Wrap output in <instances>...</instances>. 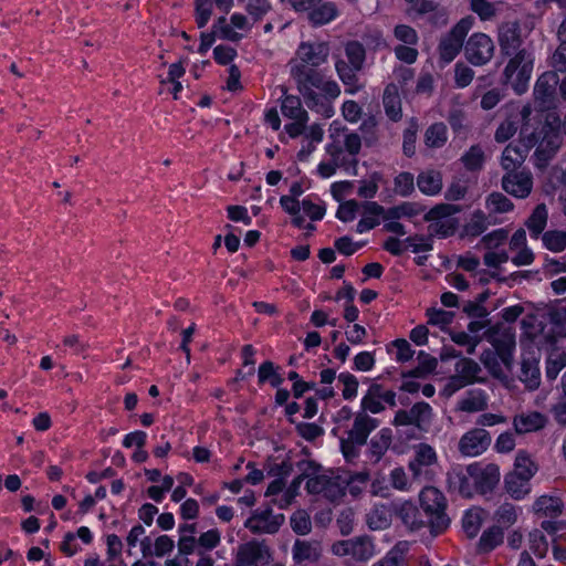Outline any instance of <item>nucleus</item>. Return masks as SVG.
Segmentation results:
<instances>
[{"label": "nucleus", "instance_id": "nucleus-38", "mask_svg": "<svg viewBox=\"0 0 566 566\" xmlns=\"http://www.w3.org/2000/svg\"><path fill=\"white\" fill-rule=\"evenodd\" d=\"M409 411L413 426L419 429H423V427L431 420L432 409L430 405L424 401L415 403Z\"/></svg>", "mask_w": 566, "mask_h": 566}, {"label": "nucleus", "instance_id": "nucleus-63", "mask_svg": "<svg viewBox=\"0 0 566 566\" xmlns=\"http://www.w3.org/2000/svg\"><path fill=\"white\" fill-rule=\"evenodd\" d=\"M394 34L399 41L408 45H415L418 42V34L416 30L406 24L396 25Z\"/></svg>", "mask_w": 566, "mask_h": 566}, {"label": "nucleus", "instance_id": "nucleus-52", "mask_svg": "<svg viewBox=\"0 0 566 566\" xmlns=\"http://www.w3.org/2000/svg\"><path fill=\"white\" fill-rule=\"evenodd\" d=\"M460 211H461V208L459 206L450 205V203H439V205L434 206L432 209H430L424 214V220L426 221H436V220H439L442 218L450 217Z\"/></svg>", "mask_w": 566, "mask_h": 566}, {"label": "nucleus", "instance_id": "nucleus-4", "mask_svg": "<svg viewBox=\"0 0 566 566\" xmlns=\"http://www.w3.org/2000/svg\"><path fill=\"white\" fill-rule=\"evenodd\" d=\"M379 426V420L365 411L354 416L353 427L347 431V438L340 439V450L347 461L359 454V448L367 443L369 434Z\"/></svg>", "mask_w": 566, "mask_h": 566}, {"label": "nucleus", "instance_id": "nucleus-62", "mask_svg": "<svg viewBox=\"0 0 566 566\" xmlns=\"http://www.w3.org/2000/svg\"><path fill=\"white\" fill-rule=\"evenodd\" d=\"M486 229L485 214L478 210L473 213L471 221L467 224L465 230L468 234L478 237L483 233Z\"/></svg>", "mask_w": 566, "mask_h": 566}, {"label": "nucleus", "instance_id": "nucleus-42", "mask_svg": "<svg viewBox=\"0 0 566 566\" xmlns=\"http://www.w3.org/2000/svg\"><path fill=\"white\" fill-rule=\"evenodd\" d=\"M367 524L371 530H384L390 524L389 511L385 506L375 507L367 515Z\"/></svg>", "mask_w": 566, "mask_h": 566}, {"label": "nucleus", "instance_id": "nucleus-5", "mask_svg": "<svg viewBox=\"0 0 566 566\" xmlns=\"http://www.w3.org/2000/svg\"><path fill=\"white\" fill-rule=\"evenodd\" d=\"M485 339L501 354V361L505 369L511 373L514 365V350L516 347L515 332L512 327L495 324L484 333Z\"/></svg>", "mask_w": 566, "mask_h": 566}, {"label": "nucleus", "instance_id": "nucleus-53", "mask_svg": "<svg viewBox=\"0 0 566 566\" xmlns=\"http://www.w3.org/2000/svg\"><path fill=\"white\" fill-rule=\"evenodd\" d=\"M376 126L377 123L374 117L365 119L359 126V135L367 147H371L378 142Z\"/></svg>", "mask_w": 566, "mask_h": 566}, {"label": "nucleus", "instance_id": "nucleus-32", "mask_svg": "<svg viewBox=\"0 0 566 566\" xmlns=\"http://www.w3.org/2000/svg\"><path fill=\"white\" fill-rule=\"evenodd\" d=\"M335 67L342 82L348 86L347 92L350 94L357 92L359 87L357 85L358 78L356 72L360 69H356L354 65H350L343 60L337 61Z\"/></svg>", "mask_w": 566, "mask_h": 566}, {"label": "nucleus", "instance_id": "nucleus-41", "mask_svg": "<svg viewBox=\"0 0 566 566\" xmlns=\"http://www.w3.org/2000/svg\"><path fill=\"white\" fill-rule=\"evenodd\" d=\"M461 161L468 170H480L484 163V151L479 145H473L461 157Z\"/></svg>", "mask_w": 566, "mask_h": 566}, {"label": "nucleus", "instance_id": "nucleus-43", "mask_svg": "<svg viewBox=\"0 0 566 566\" xmlns=\"http://www.w3.org/2000/svg\"><path fill=\"white\" fill-rule=\"evenodd\" d=\"M544 245L553 252H562L566 249V231L552 230L542 237Z\"/></svg>", "mask_w": 566, "mask_h": 566}, {"label": "nucleus", "instance_id": "nucleus-51", "mask_svg": "<svg viewBox=\"0 0 566 566\" xmlns=\"http://www.w3.org/2000/svg\"><path fill=\"white\" fill-rule=\"evenodd\" d=\"M291 527L300 535H306L312 530L310 515L304 510H297L291 516Z\"/></svg>", "mask_w": 566, "mask_h": 566}, {"label": "nucleus", "instance_id": "nucleus-14", "mask_svg": "<svg viewBox=\"0 0 566 566\" xmlns=\"http://www.w3.org/2000/svg\"><path fill=\"white\" fill-rule=\"evenodd\" d=\"M270 554L265 545L251 541L238 548L235 566H265Z\"/></svg>", "mask_w": 566, "mask_h": 566}, {"label": "nucleus", "instance_id": "nucleus-54", "mask_svg": "<svg viewBox=\"0 0 566 566\" xmlns=\"http://www.w3.org/2000/svg\"><path fill=\"white\" fill-rule=\"evenodd\" d=\"M415 190L413 176L410 172H400L395 178V192L401 197L410 196Z\"/></svg>", "mask_w": 566, "mask_h": 566}, {"label": "nucleus", "instance_id": "nucleus-13", "mask_svg": "<svg viewBox=\"0 0 566 566\" xmlns=\"http://www.w3.org/2000/svg\"><path fill=\"white\" fill-rule=\"evenodd\" d=\"M323 555L318 541L297 538L292 546L293 566H312L317 564Z\"/></svg>", "mask_w": 566, "mask_h": 566}, {"label": "nucleus", "instance_id": "nucleus-23", "mask_svg": "<svg viewBox=\"0 0 566 566\" xmlns=\"http://www.w3.org/2000/svg\"><path fill=\"white\" fill-rule=\"evenodd\" d=\"M338 14L337 6L332 1L321 0L308 12V20L313 25H323L334 20Z\"/></svg>", "mask_w": 566, "mask_h": 566}, {"label": "nucleus", "instance_id": "nucleus-50", "mask_svg": "<svg viewBox=\"0 0 566 566\" xmlns=\"http://www.w3.org/2000/svg\"><path fill=\"white\" fill-rule=\"evenodd\" d=\"M522 164L521 155L516 154V149L513 147V144H509L502 153V168L506 170V172L516 171Z\"/></svg>", "mask_w": 566, "mask_h": 566}, {"label": "nucleus", "instance_id": "nucleus-17", "mask_svg": "<svg viewBox=\"0 0 566 566\" xmlns=\"http://www.w3.org/2000/svg\"><path fill=\"white\" fill-rule=\"evenodd\" d=\"M296 54V63H303L310 67H318L321 64L326 62L329 54V48L324 42H303L300 44Z\"/></svg>", "mask_w": 566, "mask_h": 566}, {"label": "nucleus", "instance_id": "nucleus-16", "mask_svg": "<svg viewBox=\"0 0 566 566\" xmlns=\"http://www.w3.org/2000/svg\"><path fill=\"white\" fill-rule=\"evenodd\" d=\"M491 443L490 433L482 428L470 430L459 441V450L464 455L481 454Z\"/></svg>", "mask_w": 566, "mask_h": 566}, {"label": "nucleus", "instance_id": "nucleus-55", "mask_svg": "<svg viewBox=\"0 0 566 566\" xmlns=\"http://www.w3.org/2000/svg\"><path fill=\"white\" fill-rule=\"evenodd\" d=\"M551 66L556 75L560 73L566 76V41H559L551 57Z\"/></svg>", "mask_w": 566, "mask_h": 566}, {"label": "nucleus", "instance_id": "nucleus-10", "mask_svg": "<svg viewBox=\"0 0 566 566\" xmlns=\"http://www.w3.org/2000/svg\"><path fill=\"white\" fill-rule=\"evenodd\" d=\"M558 76L554 72L542 74L534 88L535 102L541 111H548L556 104V86Z\"/></svg>", "mask_w": 566, "mask_h": 566}, {"label": "nucleus", "instance_id": "nucleus-46", "mask_svg": "<svg viewBox=\"0 0 566 566\" xmlns=\"http://www.w3.org/2000/svg\"><path fill=\"white\" fill-rule=\"evenodd\" d=\"M345 53L350 65H354L356 69L363 67L366 52L361 43L358 41L348 42L345 46Z\"/></svg>", "mask_w": 566, "mask_h": 566}, {"label": "nucleus", "instance_id": "nucleus-26", "mask_svg": "<svg viewBox=\"0 0 566 566\" xmlns=\"http://www.w3.org/2000/svg\"><path fill=\"white\" fill-rule=\"evenodd\" d=\"M417 186L427 196L438 195L442 189V176L437 170H426L418 175Z\"/></svg>", "mask_w": 566, "mask_h": 566}, {"label": "nucleus", "instance_id": "nucleus-47", "mask_svg": "<svg viewBox=\"0 0 566 566\" xmlns=\"http://www.w3.org/2000/svg\"><path fill=\"white\" fill-rule=\"evenodd\" d=\"M482 524L481 512L479 510H469L463 516L462 527L465 534L473 538L476 536Z\"/></svg>", "mask_w": 566, "mask_h": 566}, {"label": "nucleus", "instance_id": "nucleus-19", "mask_svg": "<svg viewBox=\"0 0 566 566\" xmlns=\"http://www.w3.org/2000/svg\"><path fill=\"white\" fill-rule=\"evenodd\" d=\"M538 359L533 355L523 356L521 360V374L518 379L530 390H535L541 385V370Z\"/></svg>", "mask_w": 566, "mask_h": 566}, {"label": "nucleus", "instance_id": "nucleus-21", "mask_svg": "<svg viewBox=\"0 0 566 566\" xmlns=\"http://www.w3.org/2000/svg\"><path fill=\"white\" fill-rule=\"evenodd\" d=\"M546 417L541 412L533 411L530 413L517 415L514 418L513 424L517 433H528L532 431L541 430L546 424Z\"/></svg>", "mask_w": 566, "mask_h": 566}, {"label": "nucleus", "instance_id": "nucleus-1", "mask_svg": "<svg viewBox=\"0 0 566 566\" xmlns=\"http://www.w3.org/2000/svg\"><path fill=\"white\" fill-rule=\"evenodd\" d=\"M521 28L517 22H505L499 28V44L501 53L512 59L506 64L503 77L504 84H511L517 94H523L533 71V56L522 48Z\"/></svg>", "mask_w": 566, "mask_h": 566}, {"label": "nucleus", "instance_id": "nucleus-2", "mask_svg": "<svg viewBox=\"0 0 566 566\" xmlns=\"http://www.w3.org/2000/svg\"><path fill=\"white\" fill-rule=\"evenodd\" d=\"M291 75L296 82L297 91L303 96L306 106L329 118L334 111L329 99L340 94L338 84L325 80L324 74L317 67H310L303 63L291 66Z\"/></svg>", "mask_w": 566, "mask_h": 566}, {"label": "nucleus", "instance_id": "nucleus-35", "mask_svg": "<svg viewBox=\"0 0 566 566\" xmlns=\"http://www.w3.org/2000/svg\"><path fill=\"white\" fill-rule=\"evenodd\" d=\"M547 209L544 203L537 205L526 221V226L532 234L537 238L546 227Z\"/></svg>", "mask_w": 566, "mask_h": 566}, {"label": "nucleus", "instance_id": "nucleus-31", "mask_svg": "<svg viewBox=\"0 0 566 566\" xmlns=\"http://www.w3.org/2000/svg\"><path fill=\"white\" fill-rule=\"evenodd\" d=\"M563 501L559 497L542 495L539 496L534 509L537 513H543L545 516L556 517L563 512Z\"/></svg>", "mask_w": 566, "mask_h": 566}, {"label": "nucleus", "instance_id": "nucleus-20", "mask_svg": "<svg viewBox=\"0 0 566 566\" xmlns=\"http://www.w3.org/2000/svg\"><path fill=\"white\" fill-rule=\"evenodd\" d=\"M396 513L403 525L412 532L419 531L428 525V522L422 520L421 513L412 502L406 501L401 503L396 509Z\"/></svg>", "mask_w": 566, "mask_h": 566}, {"label": "nucleus", "instance_id": "nucleus-40", "mask_svg": "<svg viewBox=\"0 0 566 566\" xmlns=\"http://www.w3.org/2000/svg\"><path fill=\"white\" fill-rule=\"evenodd\" d=\"M340 130L344 133L343 146L347 156L357 159L363 145L360 135L355 132H349L346 127H343Z\"/></svg>", "mask_w": 566, "mask_h": 566}, {"label": "nucleus", "instance_id": "nucleus-18", "mask_svg": "<svg viewBox=\"0 0 566 566\" xmlns=\"http://www.w3.org/2000/svg\"><path fill=\"white\" fill-rule=\"evenodd\" d=\"M481 370L480 365L475 360L471 358H460L455 364L457 375L451 378V381L457 384L459 387H463L475 381H483L478 377Z\"/></svg>", "mask_w": 566, "mask_h": 566}, {"label": "nucleus", "instance_id": "nucleus-27", "mask_svg": "<svg viewBox=\"0 0 566 566\" xmlns=\"http://www.w3.org/2000/svg\"><path fill=\"white\" fill-rule=\"evenodd\" d=\"M450 488L458 491L464 497H471L473 494L474 484L472 476L468 472V468L463 470H454L449 474Z\"/></svg>", "mask_w": 566, "mask_h": 566}, {"label": "nucleus", "instance_id": "nucleus-28", "mask_svg": "<svg viewBox=\"0 0 566 566\" xmlns=\"http://www.w3.org/2000/svg\"><path fill=\"white\" fill-rule=\"evenodd\" d=\"M392 433L389 428L381 429L369 442V453L378 462L389 449Z\"/></svg>", "mask_w": 566, "mask_h": 566}, {"label": "nucleus", "instance_id": "nucleus-44", "mask_svg": "<svg viewBox=\"0 0 566 566\" xmlns=\"http://www.w3.org/2000/svg\"><path fill=\"white\" fill-rule=\"evenodd\" d=\"M421 209L412 202H403L386 210L385 220H398L402 217L417 216Z\"/></svg>", "mask_w": 566, "mask_h": 566}, {"label": "nucleus", "instance_id": "nucleus-11", "mask_svg": "<svg viewBox=\"0 0 566 566\" xmlns=\"http://www.w3.org/2000/svg\"><path fill=\"white\" fill-rule=\"evenodd\" d=\"M468 472L472 476L475 491L481 494L493 491L500 481V469L493 463L485 467L470 464L468 465Z\"/></svg>", "mask_w": 566, "mask_h": 566}, {"label": "nucleus", "instance_id": "nucleus-29", "mask_svg": "<svg viewBox=\"0 0 566 566\" xmlns=\"http://www.w3.org/2000/svg\"><path fill=\"white\" fill-rule=\"evenodd\" d=\"M326 151L336 166H339L346 171L353 170L354 175L356 174L358 159L349 158L347 155H344L345 149L343 144L332 143L327 145Z\"/></svg>", "mask_w": 566, "mask_h": 566}, {"label": "nucleus", "instance_id": "nucleus-12", "mask_svg": "<svg viewBox=\"0 0 566 566\" xmlns=\"http://www.w3.org/2000/svg\"><path fill=\"white\" fill-rule=\"evenodd\" d=\"M502 188L516 198L524 199L533 189V176L526 169L506 172L502 178Z\"/></svg>", "mask_w": 566, "mask_h": 566}, {"label": "nucleus", "instance_id": "nucleus-61", "mask_svg": "<svg viewBox=\"0 0 566 566\" xmlns=\"http://www.w3.org/2000/svg\"><path fill=\"white\" fill-rule=\"evenodd\" d=\"M359 208L360 205L356 200H347L339 205L336 217L343 222L353 221Z\"/></svg>", "mask_w": 566, "mask_h": 566}, {"label": "nucleus", "instance_id": "nucleus-58", "mask_svg": "<svg viewBox=\"0 0 566 566\" xmlns=\"http://www.w3.org/2000/svg\"><path fill=\"white\" fill-rule=\"evenodd\" d=\"M196 22L198 28H203L212 14L211 0H196Z\"/></svg>", "mask_w": 566, "mask_h": 566}, {"label": "nucleus", "instance_id": "nucleus-36", "mask_svg": "<svg viewBox=\"0 0 566 566\" xmlns=\"http://www.w3.org/2000/svg\"><path fill=\"white\" fill-rule=\"evenodd\" d=\"M503 541V531L499 526H492L484 531L480 541L479 548L481 552H490Z\"/></svg>", "mask_w": 566, "mask_h": 566}, {"label": "nucleus", "instance_id": "nucleus-15", "mask_svg": "<svg viewBox=\"0 0 566 566\" xmlns=\"http://www.w3.org/2000/svg\"><path fill=\"white\" fill-rule=\"evenodd\" d=\"M283 523V514L273 515L272 510L266 509L260 513H254L250 518L247 520L244 526L255 534H274L279 531Z\"/></svg>", "mask_w": 566, "mask_h": 566}, {"label": "nucleus", "instance_id": "nucleus-30", "mask_svg": "<svg viewBox=\"0 0 566 566\" xmlns=\"http://www.w3.org/2000/svg\"><path fill=\"white\" fill-rule=\"evenodd\" d=\"M350 556L357 562H366L374 555V544L368 536L350 538Z\"/></svg>", "mask_w": 566, "mask_h": 566}, {"label": "nucleus", "instance_id": "nucleus-8", "mask_svg": "<svg viewBox=\"0 0 566 566\" xmlns=\"http://www.w3.org/2000/svg\"><path fill=\"white\" fill-rule=\"evenodd\" d=\"M495 44L485 33L476 32L464 44V57L473 66H484L494 56Z\"/></svg>", "mask_w": 566, "mask_h": 566}, {"label": "nucleus", "instance_id": "nucleus-3", "mask_svg": "<svg viewBox=\"0 0 566 566\" xmlns=\"http://www.w3.org/2000/svg\"><path fill=\"white\" fill-rule=\"evenodd\" d=\"M422 511L428 516L430 533L437 536L450 525V517L446 513L447 500L437 488L426 486L419 495Z\"/></svg>", "mask_w": 566, "mask_h": 566}, {"label": "nucleus", "instance_id": "nucleus-37", "mask_svg": "<svg viewBox=\"0 0 566 566\" xmlns=\"http://www.w3.org/2000/svg\"><path fill=\"white\" fill-rule=\"evenodd\" d=\"M447 142V127L443 123H436L426 130V145L432 148L442 147Z\"/></svg>", "mask_w": 566, "mask_h": 566}, {"label": "nucleus", "instance_id": "nucleus-39", "mask_svg": "<svg viewBox=\"0 0 566 566\" xmlns=\"http://www.w3.org/2000/svg\"><path fill=\"white\" fill-rule=\"evenodd\" d=\"M259 382L269 381L272 387L279 388L283 382L282 376L276 373L274 364L270 360L262 363L258 370Z\"/></svg>", "mask_w": 566, "mask_h": 566}, {"label": "nucleus", "instance_id": "nucleus-59", "mask_svg": "<svg viewBox=\"0 0 566 566\" xmlns=\"http://www.w3.org/2000/svg\"><path fill=\"white\" fill-rule=\"evenodd\" d=\"M420 465L429 467L437 461V454L433 448L427 443H420L416 449L413 459Z\"/></svg>", "mask_w": 566, "mask_h": 566}, {"label": "nucleus", "instance_id": "nucleus-24", "mask_svg": "<svg viewBox=\"0 0 566 566\" xmlns=\"http://www.w3.org/2000/svg\"><path fill=\"white\" fill-rule=\"evenodd\" d=\"M480 360L493 378L501 381L509 380L507 373L501 366V354L499 352L491 348L484 349L480 355Z\"/></svg>", "mask_w": 566, "mask_h": 566}, {"label": "nucleus", "instance_id": "nucleus-33", "mask_svg": "<svg viewBox=\"0 0 566 566\" xmlns=\"http://www.w3.org/2000/svg\"><path fill=\"white\" fill-rule=\"evenodd\" d=\"M504 485L506 492L515 500L523 499L531 491L530 483L515 473H507L505 475Z\"/></svg>", "mask_w": 566, "mask_h": 566}, {"label": "nucleus", "instance_id": "nucleus-45", "mask_svg": "<svg viewBox=\"0 0 566 566\" xmlns=\"http://www.w3.org/2000/svg\"><path fill=\"white\" fill-rule=\"evenodd\" d=\"M488 208L495 213L509 212L513 209V202L502 192H492L486 199Z\"/></svg>", "mask_w": 566, "mask_h": 566}, {"label": "nucleus", "instance_id": "nucleus-22", "mask_svg": "<svg viewBox=\"0 0 566 566\" xmlns=\"http://www.w3.org/2000/svg\"><path fill=\"white\" fill-rule=\"evenodd\" d=\"M382 104L386 115L394 122L402 117L401 99L396 84L390 83L386 86L382 96Z\"/></svg>", "mask_w": 566, "mask_h": 566}, {"label": "nucleus", "instance_id": "nucleus-9", "mask_svg": "<svg viewBox=\"0 0 566 566\" xmlns=\"http://www.w3.org/2000/svg\"><path fill=\"white\" fill-rule=\"evenodd\" d=\"M562 145V136L549 124L542 125V138L534 153L535 165L545 168Z\"/></svg>", "mask_w": 566, "mask_h": 566}, {"label": "nucleus", "instance_id": "nucleus-48", "mask_svg": "<svg viewBox=\"0 0 566 566\" xmlns=\"http://www.w3.org/2000/svg\"><path fill=\"white\" fill-rule=\"evenodd\" d=\"M535 471L536 467L531 459L524 454H518L515 460V468L511 473L517 474L520 478H523L525 482L530 483Z\"/></svg>", "mask_w": 566, "mask_h": 566}, {"label": "nucleus", "instance_id": "nucleus-64", "mask_svg": "<svg viewBox=\"0 0 566 566\" xmlns=\"http://www.w3.org/2000/svg\"><path fill=\"white\" fill-rule=\"evenodd\" d=\"M405 557L403 553L397 547L390 549L386 556H384L379 562L375 563L373 566H403Z\"/></svg>", "mask_w": 566, "mask_h": 566}, {"label": "nucleus", "instance_id": "nucleus-60", "mask_svg": "<svg viewBox=\"0 0 566 566\" xmlns=\"http://www.w3.org/2000/svg\"><path fill=\"white\" fill-rule=\"evenodd\" d=\"M338 380L344 385V399L348 400L356 397L358 389V380L354 375L349 373H342L338 375Z\"/></svg>", "mask_w": 566, "mask_h": 566}, {"label": "nucleus", "instance_id": "nucleus-57", "mask_svg": "<svg viewBox=\"0 0 566 566\" xmlns=\"http://www.w3.org/2000/svg\"><path fill=\"white\" fill-rule=\"evenodd\" d=\"M474 71L467 64L459 62L454 66V82L458 87H467L474 78Z\"/></svg>", "mask_w": 566, "mask_h": 566}, {"label": "nucleus", "instance_id": "nucleus-7", "mask_svg": "<svg viewBox=\"0 0 566 566\" xmlns=\"http://www.w3.org/2000/svg\"><path fill=\"white\" fill-rule=\"evenodd\" d=\"M503 112L505 118L500 123L494 134V139L497 143H505L513 137L532 114L528 105L520 106L514 103L506 104Z\"/></svg>", "mask_w": 566, "mask_h": 566}, {"label": "nucleus", "instance_id": "nucleus-49", "mask_svg": "<svg viewBox=\"0 0 566 566\" xmlns=\"http://www.w3.org/2000/svg\"><path fill=\"white\" fill-rule=\"evenodd\" d=\"M542 138V126L535 129H531L528 120L522 125L520 130V144L525 145L526 148L532 149L537 147Z\"/></svg>", "mask_w": 566, "mask_h": 566}, {"label": "nucleus", "instance_id": "nucleus-25", "mask_svg": "<svg viewBox=\"0 0 566 566\" xmlns=\"http://www.w3.org/2000/svg\"><path fill=\"white\" fill-rule=\"evenodd\" d=\"M352 482L353 479L350 478L333 473L329 476L322 494L331 502L339 501L346 494V489Z\"/></svg>", "mask_w": 566, "mask_h": 566}, {"label": "nucleus", "instance_id": "nucleus-6", "mask_svg": "<svg viewBox=\"0 0 566 566\" xmlns=\"http://www.w3.org/2000/svg\"><path fill=\"white\" fill-rule=\"evenodd\" d=\"M473 25V18H462L452 29L441 38L438 50L444 63L452 62L460 51L464 50V39Z\"/></svg>", "mask_w": 566, "mask_h": 566}, {"label": "nucleus", "instance_id": "nucleus-34", "mask_svg": "<svg viewBox=\"0 0 566 566\" xmlns=\"http://www.w3.org/2000/svg\"><path fill=\"white\" fill-rule=\"evenodd\" d=\"M281 109L284 116L289 118H301L308 120L307 112L302 107V102L298 96L285 95Z\"/></svg>", "mask_w": 566, "mask_h": 566}, {"label": "nucleus", "instance_id": "nucleus-56", "mask_svg": "<svg viewBox=\"0 0 566 566\" xmlns=\"http://www.w3.org/2000/svg\"><path fill=\"white\" fill-rule=\"evenodd\" d=\"M428 323L438 325L441 328L452 323L454 313L440 308L430 307L427 310Z\"/></svg>", "mask_w": 566, "mask_h": 566}]
</instances>
